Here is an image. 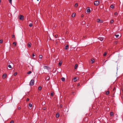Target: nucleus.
<instances>
[{"mask_svg": "<svg viewBox=\"0 0 123 123\" xmlns=\"http://www.w3.org/2000/svg\"><path fill=\"white\" fill-rule=\"evenodd\" d=\"M34 80H32L30 82V86H32L34 83Z\"/></svg>", "mask_w": 123, "mask_h": 123, "instance_id": "nucleus-1", "label": "nucleus"}, {"mask_svg": "<svg viewBox=\"0 0 123 123\" xmlns=\"http://www.w3.org/2000/svg\"><path fill=\"white\" fill-rule=\"evenodd\" d=\"M99 4V1H96L94 2V4L96 6L98 5Z\"/></svg>", "mask_w": 123, "mask_h": 123, "instance_id": "nucleus-2", "label": "nucleus"}, {"mask_svg": "<svg viewBox=\"0 0 123 123\" xmlns=\"http://www.w3.org/2000/svg\"><path fill=\"white\" fill-rule=\"evenodd\" d=\"M97 22L99 23H102L103 22V21L99 19H98L97 20Z\"/></svg>", "mask_w": 123, "mask_h": 123, "instance_id": "nucleus-3", "label": "nucleus"}, {"mask_svg": "<svg viewBox=\"0 0 123 123\" xmlns=\"http://www.w3.org/2000/svg\"><path fill=\"white\" fill-rule=\"evenodd\" d=\"M43 68L44 69H46L47 70H49V67L46 66H43Z\"/></svg>", "mask_w": 123, "mask_h": 123, "instance_id": "nucleus-4", "label": "nucleus"}, {"mask_svg": "<svg viewBox=\"0 0 123 123\" xmlns=\"http://www.w3.org/2000/svg\"><path fill=\"white\" fill-rule=\"evenodd\" d=\"M19 19L21 20H23L24 19V16L22 15H20L19 16Z\"/></svg>", "mask_w": 123, "mask_h": 123, "instance_id": "nucleus-5", "label": "nucleus"}, {"mask_svg": "<svg viewBox=\"0 0 123 123\" xmlns=\"http://www.w3.org/2000/svg\"><path fill=\"white\" fill-rule=\"evenodd\" d=\"M62 63V61H60L59 63L58 66H60L61 65Z\"/></svg>", "mask_w": 123, "mask_h": 123, "instance_id": "nucleus-6", "label": "nucleus"}, {"mask_svg": "<svg viewBox=\"0 0 123 123\" xmlns=\"http://www.w3.org/2000/svg\"><path fill=\"white\" fill-rule=\"evenodd\" d=\"M31 43H28L27 45L28 47L30 48L31 47Z\"/></svg>", "mask_w": 123, "mask_h": 123, "instance_id": "nucleus-7", "label": "nucleus"}, {"mask_svg": "<svg viewBox=\"0 0 123 123\" xmlns=\"http://www.w3.org/2000/svg\"><path fill=\"white\" fill-rule=\"evenodd\" d=\"M42 57H43V56H42V55H40L39 56V61H41V60L42 59Z\"/></svg>", "mask_w": 123, "mask_h": 123, "instance_id": "nucleus-8", "label": "nucleus"}, {"mask_svg": "<svg viewBox=\"0 0 123 123\" xmlns=\"http://www.w3.org/2000/svg\"><path fill=\"white\" fill-rule=\"evenodd\" d=\"M98 39H99L101 41H102L104 39V38L103 37H99V38Z\"/></svg>", "mask_w": 123, "mask_h": 123, "instance_id": "nucleus-9", "label": "nucleus"}, {"mask_svg": "<svg viewBox=\"0 0 123 123\" xmlns=\"http://www.w3.org/2000/svg\"><path fill=\"white\" fill-rule=\"evenodd\" d=\"M6 76V74H4L3 75V78H5Z\"/></svg>", "mask_w": 123, "mask_h": 123, "instance_id": "nucleus-10", "label": "nucleus"}, {"mask_svg": "<svg viewBox=\"0 0 123 123\" xmlns=\"http://www.w3.org/2000/svg\"><path fill=\"white\" fill-rule=\"evenodd\" d=\"M78 78L77 77H75L73 79V80L74 81H75L77 80Z\"/></svg>", "mask_w": 123, "mask_h": 123, "instance_id": "nucleus-11", "label": "nucleus"}, {"mask_svg": "<svg viewBox=\"0 0 123 123\" xmlns=\"http://www.w3.org/2000/svg\"><path fill=\"white\" fill-rule=\"evenodd\" d=\"M59 114L58 113H56V117H58L59 116Z\"/></svg>", "mask_w": 123, "mask_h": 123, "instance_id": "nucleus-12", "label": "nucleus"}, {"mask_svg": "<svg viewBox=\"0 0 123 123\" xmlns=\"http://www.w3.org/2000/svg\"><path fill=\"white\" fill-rule=\"evenodd\" d=\"M90 11V9H87V10L86 12H89Z\"/></svg>", "mask_w": 123, "mask_h": 123, "instance_id": "nucleus-13", "label": "nucleus"}, {"mask_svg": "<svg viewBox=\"0 0 123 123\" xmlns=\"http://www.w3.org/2000/svg\"><path fill=\"white\" fill-rule=\"evenodd\" d=\"M78 67V65L77 64H76L75 65V67H74V68L75 69H76Z\"/></svg>", "mask_w": 123, "mask_h": 123, "instance_id": "nucleus-14", "label": "nucleus"}, {"mask_svg": "<svg viewBox=\"0 0 123 123\" xmlns=\"http://www.w3.org/2000/svg\"><path fill=\"white\" fill-rule=\"evenodd\" d=\"M75 13H74L72 15V17H74L75 16Z\"/></svg>", "mask_w": 123, "mask_h": 123, "instance_id": "nucleus-15", "label": "nucleus"}, {"mask_svg": "<svg viewBox=\"0 0 123 123\" xmlns=\"http://www.w3.org/2000/svg\"><path fill=\"white\" fill-rule=\"evenodd\" d=\"M29 108L30 109V108H31V107H32V105L30 103L29 105Z\"/></svg>", "mask_w": 123, "mask_h": 123, "instance_id": "nucleus-16", "label": "nucleus"}, {"mask_svg": "<svg viewBox=\"0 0 123 123\" xmlns=\"http://www.w3.org/2000/svg\"><path fill=\"white\" fill-rule=\"evenodd\" d=\"M113 114L114 113L113 112H111L110 113V115L111 116H113Z\"/></svg>", "mask_w": 123, "mask_h": 123, "instance_id": "nucleus-17", "label": "nucleus"}, {"mask_svg": "<svg viewBox=\"0 0 123 123\" xmlns=\"http://www.w3.org/2000/svg\"><path fill=\"white\" fill-rule=\"evenodd\" d=\"M68 45H67L66 46V47H65V49H68Z\"/></svg>", "mask_w": 123, "mask_h": 123, "instance_id": "nucleus-18", "label": "nucleus"}, {"mask_svg": "<svg viewBox=\"0 0 123 123\" xmlns=\"http://www.w3.org/2000/svg\"><path fill=\"white\" fill-rule=\"evenodd\" d=\"M42 87L41 86H39L38 87V89L39 90H40L42 89Z\"/></svg>", "mask_w": 123, "mask_h": 123, "instance_id": "nucleus-19", "label": "nucleus"}, {"mask_svg": "<svg viewBox=\"0 0 123 123\" xmlns=\"http://www.w3.org/2000/svg\"><path fill=\"white\" fill-rule=\"evenodd\" d=\"M29 26L31 27H32V23H30L29 24Z\"/></svg>", "mask_w": 123, "mask_h": 123, "instance_id": "nucleus-20", "label": "nucleus"}, {"mask_svg": "<svg viewBox=\"0 0 123 123\" xmlns=\"http://www.w3.org/2000/svg\"><path fill=\"white\" fill-rule=\"evenodd\" d=\"M110 7L111 8H114V6L113 5H112Z\"/></svg>", "mask_w": 123, "mask_h": 123, "instance_id": "nucleus-21", "label": "nucleus"}, {"mask_svg": "<svg viewBox=\"0 0 123 123\" xmlns=\"http://www.w3.org/2000/svg\"><path fill=\"white\" fill-rule=\"evenodd\" d=\"M61 80L62 81H64L65 80V78H62L61 79Z\"/></svg>", "mask_w": 123, "mask_h": 123, "instance_id": "nucleus-22", "label": "nucleus"}, {"mask_svg": "<svg viewBox=\"0 0 123 123\" xmlns=\"http://www.w3.org/2000/svg\"><path fill=\"white\" fill-rule=\"evenodd\" d=\"M31 71H29L28 72L27 74H31Z\"/></svg>", "mask_w": 123, "mask_h": 123, "instance_id": "nucleus-23", "label": "nucleus"}, {"mask_svg": "<svg viewBox=\"0 0 123 123\" xmlns=\"http://www.w3.org/2000/svg\"><path fill=\"white\" fill-rule=\"evenodd\" d=\"M115 36L117 38L119 36V35H115Z\"/></svg>", "mask_w": 123, "mask_h": 123, "instance_id": "nucleus-24", "label": "nucleus"}, {"mask_svg": "<svg viewBox=\"0 0 123 123\" xmlns=\"http://www.w3.org/2000/svg\"><path fill=\"white\" fill-rule=\"evenodd\" d=\"M91 61L92 62V63H93L94 62V59H92L91 60Z\"/></svg>", "mask_w": 123, "mask_h": 123, "instance_id": "nucleus-25", "label": "nucleus"}, {"mask_svg": "<svg viewBox=\"0 0 123 123\" xmlns=\"http://www.w3.org/2000/svg\"><path fill=\"white\" fill-rule=\"evenodd\" d=\"M78 5V4L76 3L75 4V5H74V6L75 7H77V6Z\"/></svg>", "mask_w": 123, "mask_h": 123, "instance_id": "nucleus-26", "label": "nucleus"}, {"mask_svg": "<svg viewBox=\"0 0 123 123\" xmlns=\"http://www.w3.org/2000/svg\"><path fill=\"white\" fill-rule=\"evenodd\" d=\"M8 67L9 68H12V67L10 65H9L8 66Z\"/></svg>", "mask_w": 123, "mask_h": 123, "instance_id": "nucleus-27", "label": "nucleus"}, {"mask_svg": "<svg viewBox=\"0 0 123 123\" xmlns=\"http://www.w3.org/2000/svg\"><path fill=\"white\" fill-rule=\"evenodd\" d=\"M9 3L11 4H12V0H9Z\"/></svg>", "mask_w": 123, "mask_h": 123, "instance_id": "nucleus-28", "label": "nucleus"}, {"mask_svg": "<svg viewBox=\"0 0 123 123\" xmlns=\"http://www.w3.org/2000/svg\"><path fill=\"white\" fill-rule=\"evenodd\" d=\"M17 72H15L14 74V76H15L17 75Z\"/></svg>", "mask_w": 123, "mask_h": 123, "instance_id": "nucleus-29", "label": "nucleus"}, {"mask_svg": "<svg viewBox=\"0 0 123 123\" xmlns=\"http://www.w3.org/2000/svg\"><path fill=\"white\" fill-rule=\"evenodd\" d=\"M13 44L15 46L16 44V42H14L13 43Z\"/></svg>", "mask_w": 123, "mask_h": 123, "instance_id": "nucleus-30", "label": "nucleus"}, {"mask_svg": "<svg viewBox=\"0 0 123 123\" xmlns=\"http://www.w3.org/2000/svg\"><path fill=\"white\" fill-rule=\"evenodd\" d=\"M54 94L53 93H51L50 94V95L51 96H52Z\"/></svg>", "mask_w": 123, "mask_h": 123, "instance_id": "nucleus-31", "label": "nucleus"}, {"mask_svg": "<svg viewBox=\"0 0 123 123\" xmlns=\"http://www.w3.org/2000/svg\"><path fill=\"white\" fill-rule=\"evenodd\" d=\"M114 15H117L118 14L117 12H116L114 13Z\"/></svg>", "mask_w": 123, "mask_h": 123, "instance_id": "nucleus-32", "label": "nucleus"}, {"mask_svg": "<svg viewBox=\"0 0 123 123\" xmlns=\"http://www.w3.org/2000/svg\"><path fill=\"white\" fill-rule=\"evenodd\" d=\"M106 54H107V53L106 52H105L104 54V56H105L106 55Z\"/></svg>", "mask_w": 123, "mask_h": 123, "instance_id": "nucleus-33", "label": "nucleus"}, {"mask_svg": "<svg viewBox=\"0 0 123 123\" xmlns=\"http://www.w3.org/2000/svg\"><path fill=\"white\" fill-rule=\"evenodd\" d=\"M113 21H114L113 20H111V23H112L113 22Z\"/></svg>", "mask_w": 123, "mask_h": 123, "instance_id": "nucleus-34", "label": "nucleus"}, {"mask_svg": "<svg viewBox=\"0 0 123 123\" xmlns=\"http://www.w3.org/2000/svg\"><path fill=\"white\" fill-rule=\"evenodd\" d=\"M14 122V121L13 120H12L10 122V123H13Z\"/></svg>", "mask_w": 123, "mask_h": 123, "instance_id": "nucleus-35", "label": "nucleus"}, {"mask_svg": "<svg viewBox=\"0 0 123 123\" xmlns=\"http://www.w3.org/2000/svg\"><path fill=\"white\" fill-rule=\"evenodd\" d=\"M45 104V102H43V103H42V104L43 105H44Z\"/></svg>", "mask_w": 123, "mask_h": 123, "instance_id": "nucleus-36", "label": "nucleus"}, {"mask_svg": "<svg viewBox=\"0 0 123 123\" xmlns=\"http://www.w3.org/2000/svg\"><path fill=\"white\" fill-rule=\"evenodd\" d=\"M15 36L14 35H12V38H13Z\"/></svg>", "mask_w": 123, "mask_h": 123, "instance_id": "nucleus-37", "label": "nucleus"}, {"mask_svg": "<svg viewBox=\"0 0 123 123\" xmlns=\"http://www.w3.org/2000/svg\"><path fill=\"white\" fill-rule=\"evenodd\" d=\"M3 42V41L2 40H0V43H1Z\"/></svg>", "mask_w": 123, "mask_h": 123, "instance_id": "nucleus-38", "label": "nucleus"}, {"mask_svg": "<svg viewBox=\"0 0 123 123\" xmlns=\"http://www.w3.org/2000/svg\"><path fill=\"white\" fill-rule=\"evenodd\" d=\"M109 92H106V94L107 95L109 94Z\"/></svg>", "mask_w": 123, "mask_h": 123, "instance_id": "nucleus-39", "label": "nucleus"}, {"mask_svg": "<svg viewBox=\"0 0 123 123\" xmlns=\"http://www.w3.org/2000/svg\"><path fill=\"white\" fill-rule=\"evenodd\" d=\"M46 109V108L45 107H44L43 108V110H45Z\"/></svg>", "mask_w": 123, "mask_h": 123, "instance_id": "nucleus-40", "label": "nucleus"}, {"mask_svg": "<svg viewBox=\"0 0 123 123\" xmlns=\"http://www.w3.org/2000/svg\"><path fill=\"white\" fill-rule=\"evenodd\" d=\"M29 100V99L28 98H27L26 99L27 101H28Z\"/></svg>", "mask_w": 123, "mask_h": 123, "instance_id": "nucleus-41", "label": "nucleus"}, {"mask_svg": "<svg viewBox=\"0 0 123 123\" xmlns=\"http://www.w3.org/2000/svg\"><path fill=\"white\" fill-rule=\"evenodd\" d=\"M57 36H58V35H55V37H57Z\"/></svg>", "mask_w": 123, "mask_h": 123, "instance_id": "nucleus-42", "label": "nucleus"}, {"mask_svg": "<svg viewBox=\"0 0 123 123\" xmlns=\"http://www.w3.org/2000/svg\"><path fill=\"white\" fill-rule=\"evenodd\" d=\"M32 56L33 57H34V56H35V55H34V54H33V55H32Z\"/></svg>", "mask_w": 123, "mask_h": 123, "instance_id": "nucleus-43", "label": "nucleus"}, {"mask_svg": "<svg viewBox=\"0 0 123 123\" xmlns=\"http://www.w3.org/2000/svg\"><path fill=\"white\" fill-rule=\"evenodd\" d=\"M62 105H60V107H61V108H62Z\"/></svg>", "mask_w": 123, "mask_h": 123, "instance_id": "nucleus-44", "label": "nucleus"}, {"mask_svg": "<svg viewBox=\"0 0 123 123\" xmlns=\"http://www.w3.org/2000/svg\"><path fill=\"white\" fill-rule=\"evenodd\" d=\"M20 108H20V107H18V109H20Z\"/></svg>", "mask_w": 123, "mask_h": 123, "instance_id": "nucleus-45", "label": "nucleus"}, {"mask_svg": "<svg viewBox=\"0 0 123 123\" xmlns=\"http://www.w3.org/2000/svg\"><path fill=\"white\" fill-rule=\"evenodd\" d=\"M83 15H81V17H83Z\"/></svg>", "mask_w": 123, "mask_h": 123, "instance_id": "nucleus-46", "label": "nucleus"}, {"mask_svg": "<svg viewBox=\"0 0 123 123\" xmlns=\"http://www.w3.org/2000/svg\"><path fill=\"white\" fill-rule=\"evenodd\" d=\"M1 2V0H0V3Z\"/></svg>", "mask_w": 123, "mask_h": 123, "instance_id": "nucleus-47", "label": "nucleus"}, {"mask_svg": "<svg viewBox=\"0 0 123 123\" xmlns=\"http://www.w3.org/2000/svg\"><path fill=\"white\" fill-rule=\"evenodd\" d=\"M115 90V88H114V89H113V90Z\"/></svg>", "mask_w": 123, "mask_h": 123, "instance_id": "nucleus-48", "label": "nucleus"}, {"mask_svg": "<svg viewBox=\"0 0 123 123\" xmlns=\"http://www.w3.org/2000/svg\"><path fill=\"white\" fill-rule=\"evenodd\" d=\"M80 85L79 84H78V86H79Z\"/></svg>", "mask_w": 123, "mask_h": 123, "instance_id": "nucleus-49", "label": "nucleus"}, {"mask_svg": "<svg viewBox=\"0 0 123 123\" xmlns=\"http://www.w3.org/2000/svg\"><path fill=\"white\" fill-rule=\"evenodd\" d=\"M37 1H38L39 0H37Z\"/></svg>", "mask_w": 123, "mask_h": 123, "instance_id": "nucleus-50", "label": "nucleus"}]
</instances>
